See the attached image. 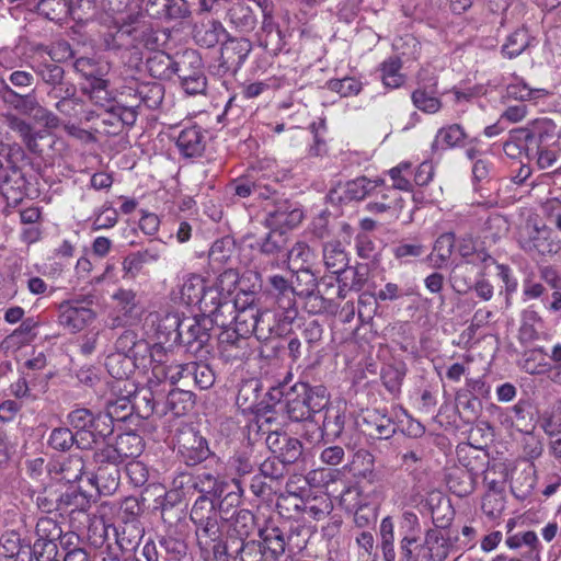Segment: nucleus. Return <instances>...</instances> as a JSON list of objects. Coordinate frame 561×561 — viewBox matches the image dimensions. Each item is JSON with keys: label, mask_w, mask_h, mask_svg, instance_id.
<instances>
[{"label": "nucleus", "mask_w": 561, "mask_h": 561, "mask_svg": "<svg viewBox=\"0 0 561 561\" xmlns=\"http://www.w3.org/2000/svg\"><path fill=\"white\" fill-rule=\"evenodd\" d=\"M241 282L237 271L232 268L224 271L214 284L206 283L201 302L196 307L203 314L211 317L217 325L226 327L228 321L225 312L230 308V297Z\"/></svg>", "instance_id": "f257e3e1"}, {"label": "nucleus", "mask_w": 561, "mask_h": 561, "mask_svg": "<svg viewBox=\"0 0 561 561\" xmlns=\"http://www.w3.org/2000/svg\"><path fill=\"white\" fill-rule=\"evenodd\" d=\"M559 133L556 124L547 118H538L525 128L514 130L513 139L506 144V149L512 147L523 151H531L536 154L537 148L557 146Z\"/></svg>", "instance_id": "f03ea898"}, {"label": "nucleus", "mask_w": 561, "mask_h": 561, "mask_svg": "<svg viewBox=\"0 0 561 561\" xmlns=\"http://www.w3.org/2000/svg\"><path fill=\"white\" fill-rule=\"evenodd\" d=\"M228 324L224 327V331L219 334V351L226 360H233L241 358L245 354L247 340L245 337L257 331L256 314L243 319L241 316H232L228 320Z\"/></svg>", "instance_id": "7ed1b4c3"}, {"label": "nucleus", "mask_w": 561, "mask_h": 561, "mask_svg": "<svg viewBox=\"0 0 561 561\" xmlns=\"http://www.w3.org/2000/svg\"><path fill=\"white\" fill-rule=\"evenodd\" d=\"M518 242L526 252L531 254H554L560 249L559 242L552 237V231L546 225H539L531 219L520 228Z\"/></svg>", "instance_id": "20e7f679"}, {"label": "nucleus", "mask_w": 561, "mask_h": 561, "mask_svg": "<svg viewBox=\"0 0 561 561\" xmlns=\"http://www.w3.org/2000/svg\"><path fill=\"white\" fill-rule=\"evenodd\" d=\"M206 283V279L199 274H184L171 291L172 301L182 306L196 307L201 302Z\"/></svg>", "instance_id": "39448f33"}, {"label": "nucleus", "mask_w": 561, "mask_h": 561, "mask_svg": "<svg viewBox=\"0 0 561 561\" xmlns=\"http://www.w3.org/2000/svg\"><path fill=\"white\" fill-rule=\"evenodd\" d=\"M176 71L186 93L197 94L205 91L206 78L202 70L201 59L194 53L186 54L183 57Z\"/></svg>", "instance_id": "423d86ee"}, {"label": "nucleus", "mask_w": 561, "mask_h": 561, "mask_svg": "<svg viewBox=\"0 0 561 561\" xmlns=\"http://www.w3.org/2000/svg\"><path fill=\"white\" fill-rule=\"evenodd\" d=\"M382 185L383 181L381 180H369L366 176H359L331 190L330 198L340 203L362 201Z\"/></svg>", "instance_id": "0eeeda50"}, {"label": "nucleus", "mask_w": 561, "mask_h": 561, "mask_svg": "<svg viewBox=\"0 0 561 561\" xmlns=\"http://www.w3.org/2000/svg\"><path fill=\"white\" fill-rule=\"evenodd\" d=\"M95 312L78 301H67L60 305L58 322L68 331L76 333L82 331L95 319Z\"/></svg>", "instance_id": "6e6552de"}, {"label": "nucleus", "mask_w": 561, "mask_h": 561, "mask_svg": "<svg viewBox=\"0 0 561 561\" xmlns=\"http://www.w3.org/2000/svg\"><path fill=\"white\" fill-rule=\"evenodd\" d=\"M178 444L179 453L188 466L202 462L210 453L207 440L191 428L180 434Z\"/></svg>", "instance_id": "1a4fd4ad"}, {"label": "nucleus", "mask_w": 561, "mask_h": 561, "mask_svg": "<svg viewBox=\"0 0 561 561\" xmlns=\"http://www.w3.org/2000/svg\"><path fill=\"white\" fill-rule=\"evenodd\" d=\"M265 210V220L272 230L291 229L298 226L304 218L301 209L287 201H282L272 208L266 207Z\"/></svg>", "instance_id": "9d476101"}, {"label": "nucleus", "mask_w": 561, "mask_h": 561, "mask_svg": "<svg viewBox=\"0 0 561 561\" xmlns=\"http://www.w3.org/2000/svg\"><path fill=\"white\" fill-rule=\"evenodd\" d=\"M255 522L253 514L248 510L237 512L231 520L226 541V551L232 554L237 546L247 543L245 539L254 531Z\"/></svg>", "instance_id": "9b49d317"}, {"label": "nucleus", "mask_w": 561, "mask_h": 561, "mask_svg": "<svg viewBox=\"0 0 561 561\" xmlns=\"http://www.w3.org/2000/svg\"><path fill=\"white\" fill-rule=\"evenodd\" d=\"M176 148L184 158H197L206 148V131L197 125L184 127L176 137Z\"/></svg>", "instance_id": "f8f14e48"}, {"label": "nucleus", "mask_w": 561, "mask_h": 561, "mask_svg": "<svg viewBox=\"0 0 561 561\" xmlns=\"http://www.w3.org/2000/svg\"><path fill=\"white\" fill-rule=\"evenodd\" d=\"M5 125L19 135L25 147L31 152H38V140L46 137L45 130L35 129V127L24 118L13 113L3 114Z\"/></svg>", "instance_id": "ddd939ff"}, {"label": "nucleus", "mask_w": 561, "mask_h": 561, "mask_svg": "<svg viewBox=\"0 0 561 561\" xmlns=\"http://www.w3.org/2000/svg\"><path fill=\"white\" fill-rule=\"evenodd\" d=\"M451 545L442 529H430L425 534L424 542L420 546V554L428 561H443L450 551Z\"/></svg>", "instance_id": "4468645a"}, {"label": "nucleus", "mask_w": 561, "mask_h": 561, "mask_svg": "<svg viewBox=\"0 0 561 561\" xmlns=\"http://www.w3.org/2000/svg\"><path fill=\"white\" fill-rule=\"evenodd\" d=\"M128 96L135 99V103L140 107L157 108L163 100V88L160 83H139L135 89L128 88Z\"/></svg>", "instance_id": "2eb2a0df"}, {"label": "nucleus", "mask_w": 561, "mask_h": 561, "mask_svg": "<svg viewBox=\"0 0 561 561\" xmlns=\"http://www.w3.org/2000/svg\"><path fill=\"white\" fill-rule=\"evenodd\" d=\"M363 420L369 430V435L388 439L396 433L392 419L379 410H367Z\"/></svg>", "instance_id": "dca6fc26"}, {"label": "nucleus", "mask_w": 561, "mask_h": 561, "mask_svg": "<svg viewBox=\"0 0 561 561\" xmlns=\"http://www.w3.org/2000/svg\"><path fill=\"white\" fill-rule=\"evenodd\" d=\"M467 134L459 124H451L439 128L432 144L433 150H447L465 144Z\"/></svg>", "instance_id": "f3484780"}, {"label": "nucleus", "mask_w": 561, "mask_h": 561, "mask_svg": "<svg viewBox=\"0 0 561 561\" xmlns=\"http://www.w3.org/2000/svg\"><path fill=\"white\" fill-rule=\"evenodd\" d=\"M255 297V290H247L244 288H240L233 299V302H230V308H227V311L231 316L243 314V319H249V317L253 316L254 313L256 314L259 325L264 312H260L254 308Z\"/></svg>", "instance_id": "a211bd4d"}, {"label": "nucleus", "mask_w": 561, "mask_h": 561, "mask_svg": "<svg viewBox=\"0 0 561 561\" xmlns=\"http://www.w3.org/2000/svg\"><path fill=\"white\" fill-rule=\"evenodd\" d=\"M323 260L327 268L336 275H341L348 264L347 255L340 242H329L324 245Z\"/></svg>", "instance_id": "6ab92c4d"}, {"label": "nucleus", "mask_w": 561, "mask_h": 561, "mask_svg": "<svg viewBox=\"0 0 561 561\" xmlns=\"http://www.w3.org/2000/svg\"><path fill=\"white\" fill-rule=\"evenodd\" d=\"M37 322L33 318H27L16 328L10 335H8L2 345L7 348H19L23 345L30 344L36 336L34 330Z\"/></svg>", "instance_id": "aec40b11"}, {"label": "nucleus", "mask_w": 561, "mask_h": 561, "mask_svg": "<svg viewBox=\"0 0 561 561\" xmlns=\"http://www.w3.org/2000/svg\"><path fill=\"white\" fill-rule=\"evenodd\" d=\"M401 67L402 62L397 56H391L381 62V80L386 88L398 89L403 85L405 77L401 73Z\"/></svg>", "instance_id": "412c9836"}, {"label": "nucleus", "mask_w": 561, "mask_h": 561, "mask_svg": "<svg viewBox=\"0 0 561 561\" xmlns=\"http://www.w3.org/2000/svg\"><path fill=\"white\" fill-rule=\"evenodd\" d=\"M533 41L534 38L526 28H518L508 35L502 46V51L508 58L517 57L531 45Z\"/></svg>", "instance_id": "4be33fe9"}, {"label": "nucleus", "mask_w": 561, "mask_h": 561, "mask_svg": "<svg viewBox=\"0 0 561 561\" xmlns=\"http://www.w3.org/2000/svg\"><path fill=\"white\" fill-rule=\"evenodd\" d=\"M506 93L510 98L519 101H538L549 95L548 90L531 89L522 79H516L514 82L510 83L506 88Z\"/></svg>", "instance_id": "5701e85b"}, {"label": "nucleus", "mask_w": 561, "mask_h": 561, "mask_svg": "<svg viewBox=\"0 0 561 561\" xmlns=\"http://www.w3.org/2000/svg\"><path fill=\"white\" fill-rule=\"evenodd\" d=\"M131 2L133 0H105L107 11L113 16L118 32L129 33L128 30L123 31V28L134 22V14L128 12Z\"/></svg>", "instance_id": "b1692460"}, {"label": "nucleus", "mask_w": 561, "mask_h": 561, "mask_svg": "<svg viewBox=\"0 0 561 561\" xmlns=\"http://www.w3.org/2000/svg\"><path fill=\"white\" fill-rule=\"evenodd\" d=\"M115 443L123 461L138 457L144 448L142 438L135 433L121 434L115 438Z\"/></svg>", "instance_id": "393cba45"}, {"label": "nucleus", "mask_w": 561, "mask_h": 561, "mask_svg": "<svg viewBox=\"0 0 561 561\" xmlns=\"http://www.w3.org/2000/svg\"><path fill=\"white\" fill-rule=\"evenodd\" d=\"M69 10V0H41L37 4V11L46 19L62 23L67 21Z\"/></svg>", "instance_id": "a878e982"}, {"label": "nucleus", "mask_w": 561, "mask_h": 561, "mask_svg": "<svg viewBox=\"0 0 561 561\" xmlns=\"http://www.w3.org/2000/svg\"><path fill=\"white\" fill-rule=\"evenodd\" d=\"M333 510L332 500L328 494H320L308 499L304 504V512L316 520L324 519Z\"/></svg>", "instance_id": "bb28decb"}, {"label": "nucleus", "mask_w": 561, "mask_h": 561, "mask_svg": "<svg viewBox=\"0 0 561 561\" xmlns=\"http://www.w3.org/2000/svg\"><path fill=\"white\" fill-rule=\"evenodd\" d=\"M227 37L228 33L219 21H211L204 31L197 33L198 43L208 48L216 46Z\"/></svg>", "instance_id": "cd10ccee"}, {"label": "nucleus", "mask_w": 561, "mask_h": 561, "mask_svg": "<svg viewBox=\"0 0 561 561\" xmlns=\"http://www.w3.org/2000/svg\"><path fill=\"white\" fill-rule=\"evenodd\" d=\"M481 508L482 512L492 519L500 517L505 508V497L502 491H488L482 499Z\"/></svg>", "instance_id": "c85d7f7f"}, {"label": "nucleus", "mask_w": 561, "mask_h": 561, "mask_svg": "<svg viewBox=\"0 0 561 561\" xmlns=\"http://www.w3.org/2000/svg\"><path fill=\"white\" fill-rule=\"evenodd\" d=\"M272 287L278 291V305L284 310H291L295 306L294 289L288 280L279 275H274L270 278Z\"/></svg>", "instance_id": "c756f323"}, {"label": "nucleus", "mask_w": 561, "mask_h": 561, "mask_svg": "<svg viewBox=\"0 0 561 561\" xmlns=\"http://www.w3.org/2000/svg\"><path fill=\"white\" fill-rule=\"evenodd\" d=\"M116 304L117 310L124 317H133L137 308V295L133 289L119 288L112 296Z\"/></svg>", "instance_id": "7c9ffc66"}, {"label": "nucleus", "mask_w": 561, "mask_h": 561, "mask_svg": "<svg viewBox=\"0 0 561 561\" xmlns=\"http://www.w3.org/2000/svg\"><path fill=\"white\" fill-rule=\"evenodd\" d=\"M456 245L455 236L453 233H444L437 238L432 252V259L436 264L442 265L446 263Z\"/></svg>", "instance_id": "2f4dec72"}, {"label": "nucleus", "mask_w": 561, "mask_h": 561, "mask_svg": "<svg viewBox=\"0 0 561 561\" xmlns=\"http://www.w3.org/2000/svg\"><path fill=\"white\" fill-rule=\"evenodd\" d=\"M94 14L91 0H69L67 21L72 20L78 24L88 22Z\"/></svg>", "instance_id": "473e14b6"}, {"label": "nucleus", "mask_w": 561, "mask_h": 561, "mask_svg": "<svg viewBox=\"0 0 561 561\" xmlns=\"http://www.w3.org/2000/svg\"><path fill=\"white\" fill-rule=\"evenodd\" d=\"M294 392L296 393V397L288 398L286 403V410L289 419L299 422L311 417L310 410L312 408H308L304 392L301 390Z\"/></svg>", "instance_id": "72a5a7b5"}, {"label": "nucleus", "mask_w": 561, "mask_h": 561, "mask_svg": "<svg viewBox=\"0 0 561 561\" xmlns=\"http://www.w3.org/2000/svg\"><path fill=\"white\" fill-rule=\"evenodd\" d=\"M233 553L239 556L240 561H273L266 554L262 543L254 540L237 546Z\"/></svg>", "instance_id": "f704fd0d"}, {"label": "nucleus", "mask_w": 561, "mask_h": 561, "mask_svg": "<svg viewBox=\"0 0 561 561\" xmlns=\"http://www.w3.org/2000/svg\"><path fill=\"white\" fill-rule=\"evenodd\" d=\"M293 390L294 391L301 390L304 392L306 403H308V408H312L310 410V416L312 414L321 411L327 404L324 390L321 388L312 389V388H309L305 383H300V385H295Z\"/></svg>", "instance_id": "c9c22d12"}, {"label": "nucleus", "mask_w": 561, "mask_h": 561, "mask_svg": "<svg viewBox=\"0 0 561 561\" xmlns=\"http://www.w3.org/2000/svg\"><path fill=\"white\" fill-rule=\"evenodd\" d=\"M313 254L311 249L305 242H297L288 252V264L291 270H302L308 264Z\"/></svg>", "instance_id": "e433bc0d"}, {"label": "nucleus", "mask_w": 561, "mask_h": 561, "mask_svg": "<svg viewBox=\"0 0 561 561\" xmlns=\"http://www.w3.org/2000/svg\"><path fill=\"white\" fill-rule=\"evenodd\" d=\"M263 549L273 561L284 553L285 539L278 529L274 528L266 533L263 539Z\"/></svg>", "instance_id": "4c0bfd02"}, {"label": "nucleus", "mask_w": 561, "mask_h": 561, "mask_svg": "<svg viewBox=\"0 0 561 561\" xmlns=\"http://www.w3.org/2000/svg\"><path fill=\"white\" fill-rule=\"evenodd\" d=\"M548 363L545 359V354L541 350H533L525 354L522 363V368L531 375L543 374L548 370Z\"/></svg>", "instance_id": "58836bf2"}, {"label": "nucleus", "mask_w": 561, "mask_h": 561, "mask_svg": "<svg viewBox=\"0 0 561 561\" xmlns=\"http://www.w3.org/2000/svg\"><path fill=\"white\" fill-rule=\"evenodd\" d=\"M90 99L95 105L108 111L112 106V95L107 90V81L101 78H94L91 82Z\"/></svg>", "instance_id": "ea45409f"}, {"label": "nucleus", "mask_w": 561, "mask_h": 561, "mask_svg": "<svg viewBox=\"0 0 561 561\" xmlns=\"http://www.w3.org/2000/svg\"><path fill=\"white\" fill-rule=\"evenodd\" d=\"M473 267L466 263L463 265L458 266L450 277V282L453 285V288L459 293L463 294L467 293L472 287V271Z\"/></svg>", "instance_id": "a19ab883"}, {"label": "nucleus", "mask_w": 561, "mask_h": 561, "mask_svg": "<svg viewBox=\"0 0 561 561\" xmlns=\"http://www.w3.org/2000/svg\"><path fill=\"white\" fill-rule=\"evenodd\" d=\"M327 85L329 90L344 98L356 95L362 90L360 81L355 78L332 79L328 81Z\"/></svg>", "instance_id": "79ce46f5"}, {"label": "nucleus", "mask_w": 561, "mask_h": 561, "mask_svg": "<svg viewBox=\"0 0 561 561\" xmlns=\"http://www.w3.org/2000/svg\"><path fill=\"white\" fill-rule=\"evenodd\" d=\"M411 174V163L401 162L397 167L389 170L392 181V187L400 191L409 192L412 190V183L409 180Z\"/></svg>", "instance_id": "37998d69"}, {"label": "nucleus", "mask_w": 561, "mask_h": 561, "mask_svg": "<svg viewBox=\"0 0 561 561\" xmlns=\"http://www.w3.org/2000/svg\"><path fill=\"white\" fill-rule=\"evenodd\" d=\"M76 442L72 432L67 427H58L50 433L48 443L56 450H69Z\"/></svg>", "instance_id": "c03bdc74"}, {"label": "nucleus", "mask_w": 561, "mask_h": 561, "mask_svg": "<svg viewBox=\"0 0 561 561\" xmlns=\"http://www.w3.org/2000/svg\"><path fill=\"white\" fill-rule=\"evenodd\" d=\"M280 446V450L278 451V457L284 463H293L295 462L301 455L302 446L301 443L297 438H293L286 435Z\"/></svg>", "instance_id": "a18cd8bd"}, {"label": "nucleus", "mask_w": 561, "mask_h": 561, "mask_svg": "<svg viewBox=\"0 0 561 561\" xmlns=\"http://www.w3.org/2000/svg\"><path fill=\"white\" fill-rule=\"evenodd\" d=\"M536 154L523 151L529 161H536L540 169L550 168L557 160V146L537 148Z\"/></svg>", "instance_id": "49530a36"}, {"label": "nucleus", "mask_w": 561, "mask_h": 561, "mask_svg": "<svg viewBox=\"0 0 561 561\" xmlns=\"http://www.w3.org/2000/svg\"><path fill=\"white\" fill-rule=\"evenodd\" d=\"M412 101L419 110L430 114L438 112L442 106L437 98L428 95L425 91L420 89L412 93Z\"/></svg>", "instance_id": "de8ad7c7"}, {"label": "nucleus", "mask_w": 561, "mask_h": 561, "mask_svg": "<svg viewBox=\"0 0 561 561\" xmlns=\"http://www.w3.org/2000/svg\"><path fill=\"white\" fill-rule=\"evenodd\" d=\"M139 107L135 101L126 104L116 103L110 106L108 112L118 117V119L128 126H133L137 119L136 108Z\"/></svg>", "instance_id": "09e8293b"}, {"label": "nucleus", "mask_w": 561, "mask_h": 561, "mask_svg": "<svg viewBox=\"0 0 561 561\" xmlns=\"http://www.w3.org/2000/svg\"><path fill=\"white\" fill-rule=\"evenodd\" d=\"M68 422L79 432H87L94 423V415L88 409H76L69 413Z\"/></svg>", "instance_id": "8fccbe9b"}, {"label": "nucleus", "mask_w": 561, "mask_h": 561, "mask_svg": "<svg viewBox=\"0 0 561 561\" xmlns=\"http://www.w3.org/2000/svg\"><path fill=\"white\" fill-rule=\"evenodd\" d=\"M230 51L237 54V61L242 62L251 51V43L244 38H229L222 44V55H229Z\"/></svg>", "instance_id": "3c124183"}, {"label": "nucleus", "mask_w": 561, "mask_h": 561, "mask_svg": "<svg viewBox=\"0 0 561 561\" xmlns=\"http://www.w3.org/2000/svg\"><path fill=\"white\" fill-rule=\"evenodd\" d=\"M83 461L79 457H70L60 467L61 479L68 483L80 480L83 472Z\"/></svg>", "instance_id": "603ef678"}, {"label": "nucleus", "mask_w": 561, "mask_h": 561, "mask_svg": "<svg viewBox=\"0 0 561 561\" xmlns=\"http://www.w3.org/2000/svg\"><path fill=\"white\" fill-rule=\"evenodd\" d=\"M190 14L191 11L186 0H168L161 19L181 20L188 18Z\"/></svg>", "instance_id": "864d4df0"}, {"label": "nucleus", "mask_w": 561, "mask_h": 561, "mask_svg": "<svg viewBox=\"0 0 561 561\" xmlns=\"http://www.w3.org/2000/svg\"><path fill=\"white\" fill-rule=\"evenodd\" d=\"M34 123H37L44 127L43 130L47 134V130L55 129L59 126V118L49 110L42 106L41 104L30 116Z\"/></svg>", "instance_id": "5fc2aeb1"}, {"label": "nucleus", "mask_w": 561, "mask_h": 561, "mask_svg": "<svg viewBox=\"0 0 561 561\" xmlns=\"http://www.w3.org/2000/svg\"><path fill=\"white\" fill-rule=\"evenodd\" d=\"M197 485L202 492L221 496L225 492V483H219L216 478L208 472H203L197 476Z\"/></svg>", "instance_id": "6e6d98bb"}, {"label": "nucleus", "mask_w": 561, "mask_h": 561, "mask_svg": "<svg viewBox=\"0 0 561 561\" xmlns=\"http://www.w3.org/2000/svg\"><path fill=\"white\" fill-rule=\"evenodd\" d=\"M344 278L339 279L342 283L343 287H348L352 290H360L364 287L366 282L365 273H362L360 270L354 267H346L343 273Z\"/></svg>", "instance_id": "4d7b16f0"}, {"label": "nucleus", "mask_w": 561, "mask_h": 561, "mask_svg": "<svg viewBox=\"0 0 561 561\" xmlns=\"http://www.w3.org/2000/svg\"><path fill=\"white\" fill-rule=\"evenodd\" d=\"M118 448L116 443H106L103 447L99 448L95 454V460L101 463L118 465L124 462L121 455L117 453Z\"/></svg>", "instance_id": "13d9d810"}, {"label": "nucleus", "mask_w": 561, "mask_h": 561, "mask_svg": "<svg viewBox=\"0 0 561 561\" xmlns=\"http://www.w3.org/2000/svg\"><path fill=\"white\" fill-rule=\"evenodd\" d=\"M122 266L124 272L123 277L125 279H135L144 268V265L136 252L127 255L124 259Z\"/></svg>", "instance_id": "bf43d9fd"}, {"label": "nucleus", "mask_w": 561, "mask_h": 561, "mask_svg": "<svg viewBox=\"0 0 561 561\" xmlns=\"http://www.w3.org/2000/svg\"><path fill=\"white\" fill-rule=\"evenodd\" d=\"M117 211L111 207L103 208L93 220V229H108L116 225Z\"/></svg>", "instance_id": "052dcab7"}, {"label": "nucleus", "mask_w": 561, "mask_h": 561, "mask_svg": "<svg viewBox=\"0 0 561 561\" xmlns=\"http://www.w3.org/2000/svg\"><path fill=\"white\" fill-rule=\"evenodd\" d=\"M126 472L133 483L137 486L142 485L148 480V470L140 461H130L127 463Z\"/></svg>", "instance_id": "680f3d73"}, {"label": "nucleus", "mask_w": 561, "mask_h": 561, "mask_svg": "<svg viewBox=\"0 0 561 561\" xmlns=\"http://www.w3.org/2000/svg\"><path fill=\"white\" fill-rule=\"evenodd\" d=\"M404 295L403 289L400 288L399 285L389 282L386 283L385 286L374 295V297L376 301H393Z\"/></svg>", "instance_id": "e2e57ef3"}, {"label": "nucleus", "mask_w": 561, "mask_h": 561, "mask_svg": "<svg viewBox=\"0 0 561 561\" xmlns=\"http://www.w3.org/2000/svg\"><path fill=\"white\" fill-rule=\"evenodd\" d=\"M182 324L181 337L187 335L188 340L203 341V337L206 336L204 329L195 318L183 319Z\"/></svg>", "instance_id": "0e129e2a"}, {"label": "nucleus", "mask_w": 561, "mask_h": 561, "mask_svg": "<svg viewBox=\"0 0 561 561\" xmlns=\"http://www.w3.org/2000/svg\"><path fill=\"white\" fill-rule=\"evenodd\" d=\"M76 376L83 386L94 387L100 381V369L91 365L82 366Z\"/></svg>", "instance_id": "69168bd1"}, {"label": "nucleus", "mask_w": 561, "mask_h": 561, "mask_svg": "<svg viewBox=\"0 0 561 561\" xmlns=\"http://www.w3.org/2000/svg\"><path fill=\"white\" fill-rule=\"evenodd\" d=\"M141 213H142V215L139 219L140 230L148 236L156 234V232L158 231L159 226H160L159 217L153 213H149V211H145V210H142Z\"/></svg>", "instance_id": "338daca9"}, {"label": "nucleus", "mask_w": 561, "mask_h": 561, "mask_svg": "<svg viewBox=\"0 0 561 561\" xmlns=\"http://www.w3.org/2000/svg\"><path fill=\"white\" fill-rule=\"evenodd\" d=\"M357 253L363 259H371L376 254V247L373 240L366 233H360L356 238Z\"/></svg>", "instance_id": "774afa93"}]
</instances>
